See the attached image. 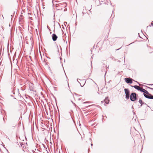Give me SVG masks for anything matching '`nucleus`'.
<instances>
[{
  "mask_svg": "<svg viewBox=\"0 0 153 153\" xmlns=\"http://www.w3.org/2000/svg\"><path fill=\"white\" fill-rule=\"evenodd\" d=\"M143 93V95L146 98L149 99H153V96L150 94L148 91L145 89Z\"/></svg>",
  "mask_w": 153,
  "mask_h": 153,
  "instance_id": "obj_1",
  "label": "nucleus"
},
{
  "mask_svg": "<svg viewBox=\"0 0 153 153\" xmlns=\"http://www.w3.org/2000/svg\"><path fill=\"white\" fill-rule=\"evenodd\" d=\"M130 100L132 101H134L137 100V94L135 93H131L129 97Z\"/></svg>",
  "mask_w": 153,
  "mask_h": 153,
  "instance_id": "obj_2",
  "label": "nucleus"
},
{
  "mask_svg": "<svg viewBox=\"0 0 153 153\" xmlns=\"http://www.w3.org/2000/svg\"><path fill=\"white\" fill-rule=\"evenodd\" d=\"M124 91L126 94V98L127 100L129 99L130 97V91L128 89L125 88L124 89Z\"/></svg>",
  "mask_w": 153,
  "mask_h": 153,
  "instance_id": "obj_3",
  "label": "nucleus"
},
{
  "mask_svg": "<svg viewBox=\"0 0 153 153\" xmlns=\"http://www.w3.org/2000/svg\"><path fill=\"white\" fill-rule=\"evenodd\" d=\"M125 81L127 83L131 84L132 83L133 79L131 78H126L125 79Z\"/></svg>",
  "mask_w": 153,
  "mask_h": 153,
  "instance_id": "obj_4",
  "label": "nucleus"
},
{
  "mask_svg": "<svg viewBox=\"0 0 153 153\" xmlns=\"http://www.w3.org/2000/svg\"><path fill=\"white\" fill-rule=\"evenodd\" d=\"M52 40L54 41H56L58 38L57 36L55 33H53L52 34Z\"/></svg>",
  "mask_w": 153,
  "mask_h": 153,
  "instance_id": "obj_5",
  "label": "nucleus"
},
{
  "mask_svg": "<svg viewBox=\"0 0 153 153\" xmlns=\"http://www.w3.org/2000/svg\"><path fill=\"white\" fill-rule=\"evenodd\" d=\"M139 102L141 104L140 105V106H141L143 104H145L146 105H147L146 103L142 102V100L141 99H139Z\"/></svg>",
  "mask_w": 153,
  "mask_h": 153,
  "instance_id": "obj_6",
  "label": "nucleus"
},
{
  "mask_svg": "<svg viewBox=\"0 0 153 153\" xmlns=\"http://www.w3.org/2000/svg\"><path fill=\"white\" fill-rule=\"evenodd\" d=\"M105 103L106 104H108L109 103V100H108V97H107L105 98Z\"/></svg>",
  "mask_w": 153,
  "mask_h": 153,
  "instance_id": "obj_7",
  "label": "nucleus"
},
{
  "mask_svg": "<svg viewBox=\"0 0 153 153\" xmlns=\"http://www.w3.org/2000/svg\"><path fill=\"white\" fill-rule=\"evenodd\" d=\"M133 87L135 88L136 89H137V90L139 91L140 88V87H139V86H138V85H135L134 86H133Z\"/></svg>",
  "mask_w": 153,
  "mask_h": 153,
  "instance_id": "obj_8",
  "label": "nucleus"
},
{
  "mask_svg": "<svg viewBox=\"0 0 153 153\" xmlns=\"http://www.w3.org/2000/svg\"><path fill=\"white\" fill-rule=\"evenodd\" d=\"M145 89L143 88H140L139 91H140L141 92H142L143 93L144 91H145Z\"/></svg>",
  "mask_w": 153,
  "mask_h": 153,
  "instance_id": "obj_9",
  "label": "nucleus"
},
{
  "mask_svg": "<svg viewBox=\"0 0 153 153\" xmlns=\"http://www.w3.org/2000/svg\"><path fill=\"white\" fill-rule=\"evenodd\" d=\"M21 146L22 147H23V148H24L25 147V144H23L22 143H21Z\"/></svg>",
  "mask_w": 153,
  "mask_h": 153,
  "instance_id": "obj_10",
  "label": "nucleus"
},
{
  "mask_svg": "<svg viewBox=\"0 0 153 153\" xmlns=\"http://www.w3.org/2000/svg\"><path fill=\"white\" fill-rule=\"evenodd\" d=\"M88 103V102H85L83 103V104H85V103Z\"/></svg>",
  "mask_w": 153,
  "mask_h": 153,
  "instance_id": "obj_11",
  "label": "nucleus"
},
{
  "mask_svg": "<svg viewBox=\"0 0 153 153\" xmlns=\"http://www.w3.org/2000/svg\"><path fill=\"white\" fill-rule=\"evenodd\" d=\"M149 88L151 89H152V90H153V88H150V87H149Z\"/></svg>",
  "mask_w": 153,
  "mask_h": 153,
  "instance_id": "obj_12",
  "label": "nucleus"
},
{
  "mask_svg": "<svg viewBox=\"0 0 153 153\" xmlns=\"http://www.w3.org/2000/svg\"><path fill=\"white\" fill-rule=\"evenodd\" d=\"M151 24L153 26V23L152 22Z\"/></svg>",
  "mask_w": 153,
  "mask_h": 153,
  "instance_id": "obj_13",
  "label": "nucleus"
},
{
  "mask_svg": "<svg viewBox=\"0 0 153 153\" xmlns=\"http://www.w3.org/2000/svg\"><path fill=\"white\" fill-rule=\"evenodd\" d=\"M78 79H77V81L78 82H79L80 84V82L78 81Z\"/></svg>",
  "mask_w": 153,
  "mask_h": 153,
  "instance_id": "obj_14",
  "label": "nucleus"
},
{
  "mask_svg": "<svg viewBox=\"0 0 153 153\" xmlns=\"http://www.w3.org/2000/svg\"><path fill=\"white\" fill-rule=\"evenodd\" d=\"M113 13H114V11H113Z\"/></svg>",
  "mask_w": 153,
  "mask_h": 153,
  "instance_id": "obj_15",
  "label": "nucleus"
},
{
  "mask_svg": "<svg viewBox=\"0 0 153 153\" xmlns=\"http://www.w3.org/2000/svg\"><path fill=\"white\" fill-rule=\"evenodd\" d=\"M91 146H92V145H93V144H92V143H91Z\"/></svg>",
  "mask_w": 153,
  "mask_h": 153,
  "instance_id": "obj_16",
  "label": "nucleus"
},
{
  "mask_svg": "<svg viewBox=\"0 0 153 153\" xmlns=\"http://www.w3.org/2000/svg\"><path fill=\"white\" fill-rule=\"evenodd\" d=\"M120 49V48L118 49H117L116 50H119V49Z\"/></svg>",
  "mask_w": 153,
  "mask_h": 153,
  "instance_id": "obj_17",
  "label": "nucleus"
},
{
  "mask_svg": "<svg viewBox=\"0 0 153 153\" xmlns=\"http://www.w3.org/2000/svg\"><path fill=\"white\" fill-rule=\"evenodd\" d=\"M149 26L151 27V25H149V26H147V27H149Z\"/></svg>",
  "mask_w": 153,
  "mask_h": 153,
  "instance_id": "obj_18",
  "label": "nucleus"
},
{
  "mask_svg": "<svg viewBox=\"0 0 153 153\" xmlns=\"http://www.w3.org/2000/svg\"><path fill=\"white\" fill-rule=\"evenodd\" d=\"M132 43H131V44H129V45H131V44H132Z\"/></svg>",
  "mask_w": 153,
  "mask_h": 153,
  "instance_id": "obj_19",
  "label": "nucleus"
},
{
  "mask_svg": "<svg viewBox=\"0 0 153 153\" xmlns=\"http://www.w3.org/2000/svg\"><path fill=\"white\" fill-rule=\"evenodd\" d=\"M30 19H31V20L32 19V18H30Z\"/></svg>",
  "mask_w": 153,
  "mask_h": 153,
  "instance_id": "obj_20",
  "label": "nucleus"
},
{
  "mask_svg": "<svg viewBox=\"0 0 153 153\" xmlns=\"http://www.w3.org/2000/svg\"><path fill=\"white\" fill-rule=\"evenodd\" d=\"M3 120H4V118L3 117Z\"/></svg>",
  "mask_w": 153,
  "mask_h": 153,
  "instance_id": "obj_21",
  "label": "nucleus"
},
{
  "mask_svg": "<svg viewBox=\"0 0 153 153\" xmlns=\"http://www.w3.org/2000/svg\"><path fill=\"white\" fill-rule=\"evenodd\" d=\"M152 22H153V21H152Z\"/></svg>",
  "mask_w": 153,
  "mask_h": 153,
  "instance_id": "obj_22",
  "label": "nucleus"
}]
</instances>
